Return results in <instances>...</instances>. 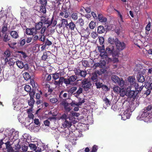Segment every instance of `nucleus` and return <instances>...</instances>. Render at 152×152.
<instances>
[{
  "label": "nucleus",
  "mask_w": 152,
  "mask_h": 152,
  "mask_svg": "<svg viewBox=\"0 0 152 152\" xmlns=\"http://www.w3.org/2000/svg\"><path fill=\"white\" fill-rule=\"evenodd\" d=\"M119 54V51L117 50L115 47L113 45H109L105 49L104 57V59H105L107 60V59L108 62L111 61V59L108 57L110 55H112V56L115 58L118 56Z\"/></svg>",
  "instance_id": "1"
},
{
  "label": "nucleus",
  "mask_w": 152,
  "mask_h": 152,
  "mask_svg": "<svg viewBox=\"0 0 152 152\" xmlns=\"http://www.w3.org/2000/svg\"><path fill=\"white\" fill-rule=\"evenodd\" d=\"M62 121V126L64 128L70 127L73 121L72 117L68 116L65 113L63 114L60 117Z\"/></svg>",
  "instance_id": "2"
},
{
  "label": "nucleus",
  "mask_w": 152,
  "mask_h": 152,
  "mask_svg": "<svg viewBox=\"0 0 152 152\" xmlns=\"http://www.w3.org/2000/svg\"><path fill=\"white\" fill-rule=\"evenodd\" d=\"M53 17H52L50 20H49L48 19L43 21L44 23V25L42 28V32L43 33L44 31H46V27L48 28V29L49 28H52V27H54L56 25L57 21L56 20L53 21Z\"/></svg>",
  "instance_id": "3"
},
{
  "label": "nucleus",
  "mask_w": 152,
  "mask_h": 152,
  "mask_svg": "<svg viewBox=\"0 0 152 152\" xmlns=\"http://www.w3.org/2000/svg\"><path fill=\"white\" fill-rule=\"evenodd\" d=\"M48 28L46 27V31H44L43 33L42 32V29L40 31V33H38L39 34V36L40 38H45V37H52L53 38V37L52 36L53 35V33L54 32V29L49 28L48 29Z\"/></svg>",
  "instance_id": "4"
},
{
  "label": "nucleus",
  "mask_w": 152,
  "mask_h": 152,
  "mask_svg": "<svg viewBox=\"0 0 152 152\" xmlns=\"http://www.w3.org/2000/svg\"><path fill=\"white\" fill-rule=\"evenodd\" d=\"M112 80L114 83L118 84L120 86L122 87L124 85V81L122 78H119L116 75H113L111 76Z\"/></svg>",
  "instance_id": "5"
},
{
  "label": "nucleus",
  "mask_w": 152,
  "mask_h": 152,
  "mask_svg": "<svg viewBox=\"0 0 152 152\" xmlns=\"http://www.w3.org/2000/svg\"><path fill=\"white\" fill-rule=\"evenodd\" d=\"M137 92L133 89L132 86H130L127 88L126 96L129 98H134L137 95Z\"/></svg>",
  "instance_id": "6"
},
{
  "label": "nucleus",
  "mask_w": 152,
  "mask_h": 152,
  "mask_svg": "<svg viewBox=\"0 0 152 152\" xmlns=\"http://www.w3.org/2000/svg\"><path fill=\"white\" fill-rule=\"evenodd\" d=\"M144 86L147 89L146 90L144 91V94L146 95L147 96H148L152 90V82H145Z\"/></svg>",
  "instance_id": "7"
},
{
  "label": "nucleus",
  "mask_w": 152,
  "mask_h": 152,
  "mask_svg": "<svg viewBox=\"0 0 152 152\" xmlns=\"http://www.w3.org/2000/svg\"><path fill=\"white\" fill-rule=\"evenodd\" d=\"M35 94V91L34 90H32L31 92L29 94V95L30 96V99L28 100V103L29 105L32 108L34 106V104L35 102V101L34 99Z\"/></svg>",
  "instance_id": "8"
},
{
  "label": "nucleus",
  "mask_w": 152,
  "mask_h": 152,
  "mask_svg": "<svg viewBox=\"0 0 152 152\" xmlns=\"http://www.w3.org/2000/svg\"><path fill=\"white\" fill-rule=\"evenodd\" d=\"M82 87L85 90H88L90 88L92 85L90 80L86 79H84L82 81Z\"/></svg>",
  "instance_id": "9"
},
{
  "label": "nucleus",
  "mask_w": 152,
  "mask_h": 152,
  "mask_svg": "<svg viewBox=\"0 0 152 152\" xmlns=\"http://www.w3.org/2000/svg\"><path fill=\"white\" fill-rule=\"evenodd\" d=\"M74 71L75 73V75L80 76L83 78L85 77L87 75V72L86 70H81L78 68H75Z\"/></svg>",
  "instance_id": "10"
},
{
  "label": "nucleus",
  "mask_w": 152,
  "mask_h": 152,
  "mask_svg": "<svg viewBox=\"0 0 152 152\" xmlns=\"http://www.w3.org/2000/svg\"><path fill=\"white\" fill-rule=\"evenodd\" d=\"M53 57L55 56L49 51H46L43 53V55L41 57V60L43 61L47 60L50 58V56Z\"/></svg>",
  "instance_id": "11"
},
{
  "label": "nucleus",
  "mask_w": 152,
  "mask_h": 152,
  "mask_svg": "<svg viewBox=\"0 0 152 152\" xmlns=\"http://www.w3.org/2000/svg\"><path fill=\"white\" fill-rule=\"evenodd\" d=\"M115 45L117 47V50L119 52V50H121L125 48V44L124 42H120L118 39H117Z\"/></svg>",
  "instance_id": "12"
},
{
  "label": "nucleus",
  "mask_w": 152,
  "mask_h": 152,
  "mask_svg": "<svg viewBox=\"0 0 152 152\" xmlns=\"http://www.w3.org/2000/svg\"><path fill=\"white\" fill-rule=\"evenodd\" d=\"M130 109L129 108L127 107L126 110L121 115V119L125 120L129 118L131 115L129 113Z\"/></svg>",
  "instance_id": "13"
},
{
  "label": "nucleus",
  "mask_w": 152,
  "mask_h": 152,
  "mask_svg": "<svg viewBox=\"0 0 152 152\" xmlns=\"http://www.w3.org/2000/svg\"><path fill=\"white\" fill-rule=\"evenodd\" d=\"M61 104L63 106L65 112L66 113L70 112L72 109L70 107L69 103L66 102V99L62 101Z\"/></svg>",
  "instance_id": "14"
},
{
  "label": "nucleus",
  "mask_w": 152,
  "mask_h": 152,
  "mask_svg": "<svg viewBox=\"0 0 152 152\" xmlns=\"http://www.w3.org/2000/svg\"><path fill=\"white\" fill-rule=\"evenodd\" d=\"M66 28L67 29L70 30L71 31H75L76 30L78 32L79 31L78 30L77 28L76 23L75 24L72 21L68 23V25L67 27Z\"/></svg>",
  "instance_id": "15"
},
{
  "label": "nucleus",
  "mask_w": 152,
  "mask_h": 152,
  "mask_svg": "<svg viewBox=\"0 0 152 152\" xmlns=\"http://www.w3.org/2000/svg\"><path fill=\"white\" fill-rule=\"evenodd\" d=\"M37 31L35 28L33 27L31 28H27L26 30V34L28 35H35L37 34Z\"/></svg>",
  "instance_id": "16"
},
{
  "label": "nucleus",
  "mask_w": 152,
  "mask_h": 152,
  "mask_svg": "<svg viewBox=\"0 0 152 152\" xmlns=\"http://www.w3.org/2000/svg\"><path fill=\"white\" fill-rule=\"evenodd\" d=\"M41 22H39L37 23L35 26V28L36 29V31L40 30L42 28L44 25V23L43 21L45 20H46V18L44 17H41Z\"/></svg>",
  "instance_id": "17"
},
{
  "label": "nucleus",
  "mask_w": 152,
  "mask_h": 152,
  "mask_svg": "<svg viewBox=\"0 0 152 152\" xmlns=\"http://www.w3.org/2000/svg\"><path fill=\"white\" fill-rule=\"evenodd\" d=\"M135 71L138 72V73L143 74L145 72L146 70L145 69H143V66L140 64H137L134 69Z\"/></svg>",
  "instance_id": "18"
},
{
  "label": "nucleus",
  "mask_w": 152,
  "mask_h": 152,
  "mask_svg": "<svg viewBox=\"0 0 152 152\" xmlns=\"http://www.w3.org/2000/svg\"><path fill=\"white\" fill-rule=\"evenodd\" d=\"M76 23L78 30L79 31H81L84 24V20L81 18H80L77 21Z\"/></svg>",
  "instance_id": "19"
},
{
  "label": "nucleus",
  "mask_w": 152,
  "mask_h": 152,
  "mask_svg": "<svg viewBox=\"0 0 152 152\" xmlns=\"http://www.w3.org/2000/svg\"><path fill=\"white\" fill-rule=\"evenodd\" d=\"M133 41L134 44L140 48V46L142 45L144 43L143 41L140 39H134Z\"/></svg>",
  "instance_id": "20"
},
{
  "label": "nucleus",
  "mask_w": 152,
  "mask_h": 152,
  "mask_svg": "<svg viewBox=\"0 0 152 152\" xmlns=\"http://www.w3.org/2000/svg\"><path fill=\"white\" fill-rule=\"evenodd\" d=\"M137 78L139 82L142 83L145 81V78L142 75L139 73L137 75Z\"/></svg>",
  "instance_id": "21"
},
{
  "label": "nucleus",
  "mask_w": 152,
  "mask_h": 152,
  "mask_svg": "<svg viewBox=\"0 0 152 152\" xmlns=\"http://www.w3.org/2000/svg\"><path fill=\"white\" fill-rule=\"evenodd\" d=\"M8 24L7 23H5V21H4L3 26L2 27L1 29V32L3 34L2 35H3L4 34H5L8 29L7 26Z\"/></svg>",
  "instance_id": "22"
},
{
  "label": "nucleus",
  "mask_w": 152,
  "mask_h": 152,
  "mask_svg": "<svg viewBox=\"0 0 152 152\" xmlns=\"http://www.w3.org/2000/svg\"><path fill=\"white\" fill-rule=\"evenodd\" d=\"M98 18L99 21L101 22H105L107 21V18L100 14L98 15Z\"/></svg>",
  "instance_id": "23"
},
{
  "label": "nucleus",
  "mask_w": 152,
  "mask_h": 152,
  "mask_svg": "<svg viewBox=\"0 0 152 152\" xmlns=\"http://www.w3.org/2000/svg\"><path fill=\"white\" fill-rule=\"evenodd\" d=\"M37 39H39V40L43 41V42H44V41H45V45H48V46H50V45H51L52 44V43L51 42L49 41L48 39H35V40H37Z\"/></svg>",
  "instance_id": "24"
},
{
  "label": "nucleus",
  "mask_w": 152,
  "mask_h": 152,
  "mask_svg": "<svg viewBox=\"0 0 152 152\" xmlns=\"http://www.w3.org/2000/svg\"><path fill=\"white\" fill-rule=\"evenodd\" d=\"M128 80L129 82H130V85H133L136 82L134 81L135 78L133 76H129L128 78Z\"/></svg>",
  "instance_id": "25"
},
{
  "label": "nucleus",
  "mask_w": 152,
  "mask_h": 152,
  "mask_svg": "<svg viewBox=\"0 0 152 152\" xmlns=\"http://www.w3.org/2000/svg\"><path fill=\"white\" fill-rule=\"evenodd\" d=\"M98 49L100 53L99 55L100 56L101 59H104V57L105 56L104 55L105 51H104L101 46H98Z\"/></svg>",
  "instance_id": "26"
},
{
  "label": "nucleus",
  "mask_w": 152,
  "mask_h": 152,
  "mask_svg": "<svg viewBox=\"0 0 152 152\" xmlns=\"http://www.w3.org/2000/svg\"><path fill=\"white\" fill-rule=\"evenodd\" d=\"M120 95L121 96L124 97L125 95L126 96L127 94V88L126 91L124 88H121L120 91Z\"/></svg>",
  "instance_id": "27"
},
{
  "label": "nucleus",
  "mask_w": 152,
  "mask_h": 152,
  "mask_svg": "<svg viewBox=\"0 0 152 152\" xmlns=\"http://www.w3.org/2000/svg\"><path fill=\"white\" fill-rule=\"evenodd\" d=\"M83 88H82L80 87L79 88V89L76 91V92L74 93L73 94L77 98H78V96L80 94L82 93Z\"/></svg>",
  "instance_id": "28"
},
{
  "label": "nucleus",
  "mask_w": 152,
  "mask_h": 152,
  "mask_svg": "<svg viewBox=\"0 0 152 152\" xmlns=\"http://www.w3.org/2000/svg\"><path fill=\"white\" fill-rule=\"evenodd\" d=\"M105 29L102 26H99L98 27L97 32L99 34H102L104 32Z\"/></svg>",
  "instance_id": "29"
},
{
  "label": "nucleus",
  "mask_w": 152,
  "mask_h": 152,
  "mask_svg": "<svg viewBox=\"0 0 152 152\" xmlns=\"http://www.w3.org/2000/svg\"><path fill=\"white\" fill-rule=\"evenodd\" d=\"M61 22L63 27L66 28L68 25L67 20L66 19H62L61 20Z\"/></svg>",
  "instance_id": "30"
},
{
  "label": "nucleus",
  "mask_w": 152,
  "mask_h": 152,
  "mask_svg": "<svg viewBox=\"0 0 152 152\" xmlns=\"http://www.w3.org/2000/svg\"><path fill=\"white\" fill-rule=\"evenodd\" d=\"M10 34L13 38H17L18 37V34L16 31H12L10 32Z\"/></svg>",
  "instance_id": "31"
},
{
  "label": "nucleus",
  "mask_w": 152,
  "mask_h": 152,
  "mask_svg": "<svg viewBox=\"0 0 152 152\" xmlns=\"http://www.w3.org/2000/svg\"><path fill=\"white\" fill-rule=\"evenodd\" d=\"M24 89L27 92L29 93V94L31 92L32 90L31 89V86L28 85H26L24 87Z\"/></svg>",
  "instance_id": "32"
},
{
  "label": "nucleus",
  "mask_w": 152,
  "mask_h": 152,
  "mask_svg": "<svg viewBox=\"0 0 152 152\" xmlns=\"http://www.w3.org/2000/svg\"><path fill=\"white\" fill-rule=\"evenodd\" d=\"M16 64L18 66L20 69H22L24 67V63L21 61H16Z\"/></svg>",
  "instance_id": "33"
},
{
  "label": "nucleus",
  "mask_w": 152,
  "mask_h": 152,
  "mask_svg": "<svg viewBox=\"0 0 152 152\" xmlns=\"http://www.w3.org/2000/svg\"><path fill=\"white\" fill-rule=\"evenodd\" d=\"M80 34L81 37H84L87 38L88 36L89 33L87 31H84L83 32L80 33Z\"/></svg>",
  "instance_id": "34"
},
{
  "label": "nucleus",
  "mask_w": 152,
  "mask_h": 152,
  "mask_svg": "<svg viewBox=\"0 0 152 152\" xmlns=\"http://www.w3.org/2000/svg\"><path fill=\"white\" fill-rule=\"evenodd\" d=\"M77 76L75 75H72L70 76L69 78L70 83L75 81L77 79Z\"/></svg>",
  "instance_id": "35"
},
{
  "label": "nucleus",
  "mask_w": 152,
  "mask_h": 152,
  "mask_svg": "<svg viewBox=\"0 0 152 152\" xmlns=\"http://www.w3.org/2000/svg\"><path fill=\"white\" fill-rule=\"evenodd\" d=\"M71 17L74 20H76L78 18V13L77 12H74L72 13Z\"/></svg>",
  "instance_id": "36"
},
{
  "label": "nucleus",
  "mask_w": 152,
  "mask_h": 152,
  "mask_svg": "<svg viewBox=\"0 0 152 152\" xmlns=\"http://www.w3.org/2000/svg\"><path fill=\"white\" fill-rule=\"evenodd\" d=\"M121 88L118 86H116L113 88V91L117 94H119Z\"/></svg>",
  "instance_id": "37"
},
{
  "label": "nucleus",
  "mask_w": 152,
  "mask_h": 152,
  "mask_svg": "<svg viewBox=\"0 0 152 152\" xmlns=\"http://www.w3.org/2000/svg\"><path fill=\"white\" fill-rule=\"evenodd\" d=\"M92 76L91 77V79L94 81H97V75L96 72H95L92 73Z\"/></svg>",
  "instance_id": "38"
},
{
  "label": "nucleus",
  "mask_w": 152,
  "mask_h": 152,
  "mask_svg": "<svg viewBox=\"0 0 152 152\" xmlns=\"http://www.w3.org/2000/svg\"><path fill=\"white\" fill-rule=\"evenodd\" d=\"M96 24V22L94 21H91L89 25V28L91 29H94L95 27Z\"/></svg>",
  "instance_id": "39"
},
{
  "label": "nucleus",
  "mask_w": 152,
  "mask_h": 152,
  "mask_svg": "<svg viewBox=\"0 0 152 152\" xmlns=\"http://www.w3.org/2000/svg\"><path fill=\"white\" fill-rule=\"evenodd\" d=\"M23 77L26 80H28L31 78V76L28 72H25L23 74Z\"/></svg>",
  "instance_id": "40"
},
{
  "label": "nucleus",
  "mask_w": 152,
  "mask_h": 152,
  "mask_svg": "<svg viewBox=\"0 0 152 152\" xmlns=\"http://www.w3.org/2000/svg\"><path fill=\"white\" fill-rule=\"evenodd\" d=\"M82 63L83 66L85 67H89V64L87 60H83L82 61Z\"/></svg>",
  "instance_id": "41"
},
{
  "label": "nucleus",
  "mask_w": 152,
  "mask_h": 152,
  "mask_svg": "<svg viewBox=\"0 0 152 152\" xmlns=\"http://www.w3.org/2000/svg\"><path fill=\"white\" fill-rule=\"evenodd\" d=\"M4 56L6 57H9L10 56V51L9 49H7L4 52Z\"/></svg>",
  "instance_id": "42"
},
{
  "label": "nucleus",
  "mask_w": 152,
  "mask_h": 152,
  "mask_svg": "<svg viewBox=\"0 0 152 152\" xmlns=\"http://www.w3.org/2000/svg\"><path fill=\"white\" fill-rule=\"evenodd\" d=\"M17 44V43L16 42H10L8 44V45L9 46V47L13 49H15V48H16L15 46V45Z\"/></svg>",
  "instance_id": "43"
},
{
  "label": "nucleus",
  "mask_w": 152,
  "mask_h": 152,
  "mask_svg": "<svg viewBox=\"0 0 152 152\" xmlns=\"http://www.w3.org/2000/svg\"><path fill=\"white\" fill-rule=\"evenodd\" d=\"M40 12L45 14L46 13V6H41L40 7Z\"/></svg>",
  "instance_id": "44"
},
{
  "label": "nucleus",
  "mask_w": 152,
  "mask_h": 152,
  "mask_svg": "<svg viewBox=\"0 0 152 152\" xmlns=\"http://www.w3.org/2000/svg\"><path fill=\"white\" fill-rule=\"evenodd\" d=\"M18 132L17 131L14 132L12 134L13 136V138L15 140H17L18 137Z\"/></svg>",
  "instance_id": "45"
},
{
  "label": "nucleus",
  "mask_w": 152,
  "mask_h": 152,
  "mask_svg": "<svg viewBox=\"0 0 152 152\" xmlns=\"http://www.w3.org/2000/svg\"><path fill=\"white\" fill-rule=\"evenodd\" d=\"M69 105L72 107H75V106H79L80 104L77 102H76L75 100H72L71 103L69 104Z\"/></svg>",
  "instance_id": "46"
},
{
  "label": "nucleus",
  "mask_w": 152,
  "mask_h": 152,
  "mask_svg": "<svg viewBox=\"0 0 152 152\" xmlns=\"http://www.w3.org/2000/svg\"><path fill=\"white\" fill-rule=\"evenodd\" d=\"M53 78L54 80H56L59 78V74L57 72H56L52 74Z\"/></svg>",
  "instance_id": "47"
},
{
  "label": "nucleus",
  "mask_w": 152,
  "mask_h": 152,
  "mask_svg": "<svg viewBox=\"0 0 152 152\" xmlns=\"http://www.w3.org/2000/svg\"><path fill=\"white\" fill-rule=\"evenodd\" d=\"M117 39H108V42L109 43H110L111 45L115 43V44L116 42L117 41Z\"/></svg>",
  "instance_id": "48"
},
{
  "label": "nucleus",
  "mask_w": 152,
  "mask_h": 152,
  "mask_svg": "<svg viewBox=\"0 0 152 152\" xmlns=\"http://www.w3.org/2000/svg\"><path fill=\"white\" fill-rule=\"evenodd\" d=\"M98 147L96 145H94L92 147L91 150L90 152H96L97 151Z\"/></svg>",
  "instance_id": "49"
},
{
  "label": "nucleus",
  "mask_w": 152,
  "mask_h": 152,
  "mask_svg": "<svg viewBox=\"0 0 152 152\" xmlns=\"http://www.w3.org/2000/svg\"><path fill=\"white\" fill-rule=\"evenodd\" d=\"M77 89V88L76 87H73L71 88L69 91V92L71 94H73V93Z\"/></svg>",
  "instance_id": "50"
},
{
  "label": "nucleus",
  "mask_w": 152,
  "mask_h": 152,
  "mask_svg": "<svg viewBox=\"0 0 152 152\" xmlns=\"http://www.w3.org/2000/svg\"><path fill=\"white\" fill-rule=\"evenodd\" d=\"M103 84L99 82H97L95 83L96 86V88H99L102 87Z\"/></svg>",
  "instance_id": "51"
},
{
  "label": "nucleus",
  "mask_w": 152,
  "mask_h": 152,
  "mask_svg": "<svg viewBox=\"0 0 152 152\" xmlns=\"http://www.w3.org/2000/svg\"><path fill=\"white\" fill-rule=\"evenodd\" d=\"M103 101L107 106H109L110 105L111 102L107 98H104L103 99Z\"/></svg>",
  "instance_id": "52"
},
{
  "label": "nucleus",
  "mask_w": 152,
  "mask_h": 152,
  "mask_svg": "<svg viewBox=\"0 0 152 152\" xmlns=\"http://www.w3.org/2000/svg\"><path fill=\"white\" fill-rule=\"evenodd\" d=\"M29 146L31 149L35 150L37 149V147L35 144L30 143L29 145Z\"/></svg>",
  "instance_id": "53"
},
{
  "label": "nucleus",
  "mask_w": 152,
  "mask_h": 152,
  "mask_svg": "<svg viewBox=\"0 0 152 152\" xmlns=\"http://www.w3.org/2000/svg\"><path fill=\"white\" fill-rule=\"evenodd\" d=\"M144 86H143L142 85L139 87L138 88H137V89L135 91L137 93V94L139 93H140L141 91Z\"/></svg>",
  "instance_id": "54"
},
{
  "label": "nucleus",
  "mask_w": 152,
  "mask_h": 152,
  "mask_svg": "<svg viewBox=\"0 0 152 152\" xmlns=\"http://www.w3.org/2000/svg\"><path fill=\"white\" fill-rule=\"evenodd\" d=\"M39 1L41 4V6H46L47 3V0H40Z\"/></svg>",
  "instance_id": "55"
},
{
  "label": "nucleus",
  "mask_w": 152,
  "mask_h": 152,
  "mask_svg": "<svg viewBox=\"0 0 152 152\" xmlns=\"http://www.w3.org/2000/svg\"><path fill=\"white\" fill-rule=\"evenodd\" d=\"M64 82L66 85V86H67L71 84L69 78L68 79L64 78Z\"/></svg>",
  "instance_id": "56"
},
{
  "label": "nucleus",
  "mask_w": 152,
  "mask_h": 152,
  "mask_svg": "<svg viewBox=\"0 0 152 152\" xmlns=\"http://www.w3.org/2000/svg\"><path fill=\"white\" fill-rule=\"evenodd\" d=\"M50 102L52 103H55L58 101V100L56 98H53L50 99Z\"/></svg>",
  "instance_id": "57"
},
{
  "label": "nucleus",
  "mask_w": 152,
  "mask_h": 152,
  "mask_svg": "<svg viewBox=\"0 0 152 152\" xmlns=\"http://www.w3.org/2000/svg\"><path fill=\"white\" fill-rule=\"evenodd\" d=\"M100 62L101 67L103 68V67H104L106 65V62L104 60H101Z\"/></svg>",
  "instance_id": "58"
},
{
  "label": "nucleus",
  "mask_w": 152,
  "mask_h": 152,
  "mask_svg": "<svg viewBox=\"0 0 152 152\" xmlns=\"http://www.w3.org/2000/svg\"><path fill=\"white\" fill-rule=\"evenodd\" d=\"M45 80L47 81H49L50 80L51 78V76L50 75L47 74L45 75Z\"/></svg>",
  "instance_id": "59"
},
{
  "label": "nucleus",
  "mask_w": 152,
  "mask_h": 152,
  "mask_svg": "<svg viewBox=\"0 0 152 152\" xmlns=\"http://www.w3.org/2000/svg\"><path fill=\"white\" fill-rule=\"evenodd\" d=\"M71 113L72 114V116H70V117H72V120H73V119L74 118V117H73L74 116L77 117L80 115L79 113H77L76 112H72Z\"/></svg>",
  "instance_id": "60"
},
{
  "label": "nucleus",
  "mask_w": 152,
  "mask_h": 152,
  "mask_svg": "<svg viewBox=\"0 0 152 152\" xmlns=\"http://www.w3.org/2000/svg\"><path fill=\"white\" fill-rule=\"evenodd\" d=\"M18 53H21L22 55V56L24 58H25L27 57V56L26 55L25 53L23 52L22 51H18Z\"/></svg>",
  "instance_id": "61"
},
{
  "label": "nucleus",
  "mask_w": 152,
  "mask_h": 152,
  "mask_svg": "<svg viewBox=\"0 0 152 152\" xmlns=\"http://www.w3.org/2000/svg\"><path fill=\"white\" fill-rule=\"evenodd\" d=\"M151 23L150 21L148 22V23L147 25L146 26L145 29L147 31H149L150 30L151 28Z\"/></svg>",
  "instance_id": "62"
},
{
  "label": "nucleus",
  "mask_w": 152,
  "mask_h": 152,
  "mask_svg": "<svg viewBox=\"0 0 152 152\" xmlns=\"http://www.w3.org/2000/svg\"><path fill=\"white\" fill-rule=\"evenodd\" d=\"M64 77H60L59 78V82L61 85H62L64 82Z\"/></svg>",
  "instance_id": "63"
},
{
  "label": "nucleus",
  "mask_w": 152,
  "mask_h": 152,
  "mask_svg": "<svg viewBox=\"0 0 152 152\" xmlns=\"http://www.w3.org/2000/svg\"><path fill=\"white\" fill-rule=\"evenodd\" d=\"M91 36L93 38H95L98 36V34L96 32H93L91 33Z\"/></svg>",
  "instance_id": "64"
}]
</instances>
